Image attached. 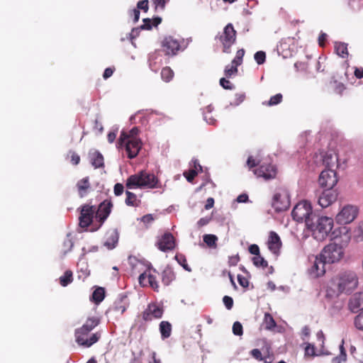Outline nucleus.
Wrapping results in <instances>:
<instances>
[{
	"instance_id": "nucleus-1",
	"label": "nucleus",
	"mask_w": 363,
	"mask_h": 363,
	"mask_svg": "<svg viewBox=\"0 0 363 363\" xmlns=\"http://www.w3.org/2000/svg\"><path fill=\"white\" fill-rule=\"evenodd\" d=\"M358 284L359 278L355 272H341L331 279L326 289V296L333 298L341 294H350L357 288Z\"/></svg>"
},
{
	"instance_id": "nucleus-2",
	"label": "nucleus",
	"mask_w": 363,
	"mask_h": 363,
	"mask_svg": "<svg viewBox=\"0 0 363 363\" xmlns=\"http://www.w3.org/2000/svg\"><path fill=\"white\" fill-rule=\"evenodd\" d=\"M125 186L128 189H156L161 186L158 178L154 174L143 170L130 175L126 180Z\"/></svg>"
},
{
	"instance_id": "nucleus-3",
	"label": "nucleus",
	"mask_w": 363,
	"mask_h": 363,
	"mask_svg": "<svg viewBox=\"0 0 363 363\" xmlns=\"http://www.w3.org/2000/svg\"><path fill=\"white\" fill-rule=\"evenodd\" d=\"M333 228V220L327 216L318 218L315 223H308L307 229L311 231L313 237L318 241H323L330 235Z\"/></svg>"
},
{
	"instance_id": "nucleus-4",
	"label": "nucleus",
	"mask_w": 363,
	"mask_h": 363,
	"mask_svg": "<svg viewBox=\"0 0 363 363\" xmlns=\"http://www.w3.org/2000/svg\"><path fill=\"white\" fill-rule=\"evenodd\" d=\"M143 143L140 139H128L125 135V131L121 133L120 137L117 142V147L118 149L125 148L128 158H135L142 148Z\"/></svg>"
},
{
	"instance_id": "nucleus-5",
	"label": "nucleus",
	"mask_w": 363,
	"mask_h": 363,
	"mask_svg": "<svg viewBox=\"0 0 363 363\" xmlns=\"http://www.w3.org/2000/svg\"><path fill=\"white\" fill-rule=\"evenodd\" d=\"M312 206L307 201H302L298 203L292 210L291 216L294 220L298 223L305 222L306 226L312 221Z\"/></svg>"
},
{
	"instance_id": "nucleus-6",
	"label": "nucleus",
	"mask_w": 363,
	"mask_h": 363,
	"mask_svg": "<svg viewBox=\"0 0 363 363\" xmlns=\"http://www.w3.org/2000/svg\"><path fill=\"white\" fill-rule=\"evenodd\" d=\"M236 33L233 24L229 23L224 27L223 32L216 36V39H218L223 45V52L230 53L231 52V46L236 41Z\"/></svg>"
},
{
	"instance_id": "nucleus-7",
	"label": "nucleus",
	"mask_w": 363,
	"mask_h": 363,
	"mask_svg": "<svg viewBox=\"0 0 363 363\" xmlns=\"http://www.w3.org/2000/svg\"><path fill=\"white\" fill-rule=\"evenodd\" d=\"M291 204L290 196L287 189H277L272 198V207L277 212L286 211Z\"/></svg>"
},
{
	"instance_id": "nucleus-8",
	"label": "nucleus",
	"mask_w": 363,
	"mask_h": 363,
	"mask_svg": "<svg viewBox=\"0 0 363 363\" xmlns=\"http://www.w3.org/2000/svg\"><path fill=\"white\" fill-rule=\"evenodd\" d=\"M321 257L328 263L339 262L344 255L342 247L336 243H330L325 246L320 253Z\"/></svg>"
},
{
	"instance_id": "nucleus-9",
	"label": "nucleus",
	"mask_w": 363,
	"mask_h": 363,
	"mask_svg": "<svg viewBox=\"0 0 363 363\" xmlns=\"http://www.w3.org/2000/svg\"><path fill=\"white\" fill-rule=\"evenodd\" d=\"M359 208L354 205L347 204L343 206L335 217L336 222L341 225L352 223L358 216Z\"/></svg>"
},
{
	"instance_id": "nucleus-10",
	"label": "nucleus",
	"mask_w": 363,
	"mask_h": 363,
	"mask_svg": "<svg viewBox=\"0 0 363 363\" xmlns=\"http://www.w3.org/2000/svg\"><path fill=\"white\" fill-rule=\"evenodd\" d=\"M89 333L90 332L82 330L81 328L76 329L74 335L77 344L84 347H89L99 341L101 337L99 333L91 334H89Z\"/></svg>"
},
{
	"instance_id": "nucleus-11",
	"label": "nucleus",
	"mask_w": 363,
	"mask_h": 363,
	"mask_svg": "<svg viewBox=\"0 0 363 363\" xmlns=\"http://www.w3.org/2000/svg\"><path fill=\"white\" fill-rule=\"evenodd\" d=\"M130 263L132 265V269L134 272L140 273L138 277L139 284L140 286L145 287L148 286L147 282V271L150 270V267H145L142 262L138 260L136 258L130 257Z\"/></svg>"
},
{
	"instance_id": "nucleus-12",
	"label": "nucleus",
	"mask_w": 363,
	"mask_h": 363,
	"mask_svg": "<svg viewBox=\"0 0 363 363\" xmlns=\"http://www.w3.org/2000/svg\"><path fill=\"white\" fill-rule=\"evenodd\" d=\"M318 182L323 188L332 189L337 182L336 172L329 168L323 170L319 176Z\"/></svg>"
},
{
	"instance_id": "nucleus-13",
	"label": "nucleus",
	"mask_w": 363,
	"mask_h": 363,
	"mask_svg": "<svg viewBox=\"0 0 363 363\" xmlns=\"http://www.w3.org/2000/svg\"><path fill=\"white\" fill-rule=\"evenodd\" d=\"M163 308L156 303H150L143 311L142 317L145 321H151L162 317Z\"/></svg>"
},
{
	"instance_id": "nucleus-14",
	"label": "nucleus",
	"mask_w": 363,
	"mask_h": 363,
	"mask_svg": "<svg viewBox=\"0 0 363 363\" xmlns=\"http://www.w3.org/2000/svg\"><path fill=\"white\" fill-rule=\"evenodd\" d=\"M96 208L94 206L84 205L82 207L79 216V225L82 228L88 227L92 222Z\"/></svg>"
},
{
	"instance_id": "nucleus-15",
	"label": "nucleus",
	"mask_w": 363,
	"mask_h": 363,
	"mask_svg": "<svg viewBox=\"0 0 363 363\" xmlns=\"http://www.w3.org/2000/svg\"><path fill=\"white\" fill-rule=\"evenodd\" d=\"M162 46L166 55H174L180 48V43L172 36H167L162 40Z\"/></svg>"
},
{
	"instance_id": "nucleus-16",
	"label": "nucleus",
	"mask_w": 363,
	"mask_h": 363,
	"mask_svg": "<svg viewBox=\"0 0 363 363\" xmlns=\"http://www.w3.org/2000/svg\"><path fill=\"white\" fill-rule=\"evenodd\" d=\"M328 263L324 260L321 255L320 257H315L314 262L311 267L308 269L310 276L313 278H318L324 275L325 273V265Z\"/></svg>"
},
{
	"instance_id": "nucleus-17",
	"label": "nucleus",
	"mask_w": 363,
	"mask_h": 363,
	"mask_svg": "<svg viewBox=\"0 0 363 363\" xmlns=\"http://www.w3.org/2000/svg\"><path fill=\"white\" fill-rule=\"evenodd\" d=\"M337 196V195L335 191L327 189L319 196L318 203L322 208H327L336 201Z\"/></svg>"
},
{
	"instance_id": "nucleus-18",
	"label": "nucleus",
	"mask_w": 363,
	"mask_h": 363,
	"mask_svg": "<svg viewBox=\"0 0 363 363\" xmlns=\"http://www.w3.org/2000/svg\"><path fill=\"white\" fill-rule=\"evenodd\" d=\"M157 245L162 252L172 250L175 247L174 238L172 233H166L158 240Z\"/></svg>"
},
{
	"instance_id": "nucleus-19",
	"label": "nucleus",
	"mask_w": 363,
	"mask_h": 363,
	"mask_svg": "<svg viewBox=\"0 0 363 363\" xmlns=\"http://www.w3.org/2000/svg\"><path fill=\"white\" fill-rule=\"evenodd\" d=\"M113 204L111 201L105 200L99 206L96 211V217L101 222V225L109 216Z\"/></svg>"
},
{
	"instance_id": "nucleus-20",
	"label": "nucleus",
	"mask_w": 363,
	"mask_h": 363,
	"mask_svg": "<svg viewBox=\"0 0 363 363\" xmlns=\"http://www.w3.org/2000/svg\"><path fill=\"white\" fill-rule=\"evenodd\" d=\"M255 174L258 177H262L264 179H270L275 177L277 174L276 168L271 164L264 165L262 164L258 169L254 171Z\"/></svg>"
},
{
	"instance_id": "nucleus-21",
	"label": "nucleus",
	"mask_w": 363,
	"mask_h": 363,
	"mask_svg": "<svg viewBox=\"0 0 363 363\" xmlns=\"http://www.w3.org/2000/svg\"><path fill=\"white\" fill-rule=\"evenodd\" d=\"M118 233L116 229H111L106 232L104 237V245L108 250H113L118 242Z\"/></svg>"
},
{
	"instance_id": "nucleus-22",
	"label": "nucleus",
	"mask_w": 363,
	"mask_h": 363,
	"mask_svg": "<svg viewBox=\"0 0 363 363\" xmlns=\"http://www.w3.org/2000/svg\"><path fill=\"white\" fill-rule=\"evenodd\" d=\"M349 307L350 310L357 313L363 311V292L355 294L350 300Z\"/></svg>"
},
{
	"instance_id": "nucleus-23",
	"label": "nucleus",
	"mask_w": 363,
	"mask_h": 363,
	"mask_svg": "<svg viewBox=\"0 0 363 363\" xmlns=\"http://www.w3.org/2000/svg\"><path fill=\"white\" fill-rule=\"evenodd\" d=\"M269 250L274 254H277L279 250L281 242L279 236L274 231L270 232L267 242Z\"/></svg>"
},
{
	"instance_id": "nucleus-24",
	"label": "nucleus",
	"mask_w": 363,
	"mask_h": 363,
	"mask_svg": "<svg viewBox=\"0 0 363 363\" xmlns=\"http://www.w3.org/2000/svg\"><path fill=\"white\" fill-rule=\"evenodd\" d=\"M323 164L326 168L332 169L337 162V156L335 152H328L320 155Z\"/></svg>"
},
{
	"instance_id": "nucleus-25",
	"label": "nucleus",
	"mask_w": 363,
	"mask_h": 363,
	"mask_svg": "<svg viewBox=\"0 0 363 363\" xmlns=\"http://www.w3.org/2000/svg\"><path fill=\"white\" fill-rule=\"evenodd\" d=\"M89 158L91 164L94 168H100L104 167V157L102 154L97 150L90 151L89 153Z\"/></svg>"
},
{
	"instance_id": "nucleus-26",
	"label": "nucleus",
	"mask_w": 363,
	"mask_h": 363,
	"mask_svg": "<svg viewBox=\"0 0 363 363\" xmlns=\"http://www.w3.org/2000/svg\"><path fill=\"white\" fill-rule=\"evenodd\" d=\"M77 187L79 196L81 198L86 196L87 195L88 190L91 188L89 177H86L79 180L77 183Z\"/></svg>"
},
{
	"instance_id": "nucleus-27",
	"label": "nucleus",
	"mask_w": 363,
	"mask_h": 363,
	"mask_svg": "<svg viewBox=\"0 0 363 363\" xmlns=\"http://www.w3.org/2000/svg\"><path fill=\"white\" fill-rule=\"evenodd\" d=\"M175 274L169 266H167L162 273V283L168 286L175 279Z\"/></svg>"
},
{
	"instance_id": "nucleus-28",
	"label": "nucleus",
	"mask_w": 363,
	"mask_h": 363,
	"mask_svg": "<svg viewBox=\"0 0 363 363\" xmlns=\"http://www.w3.org/2000/svg\"><path fill=\"white\" fill-rule=\"evenodd\" d=\"M100 323V319L97 317L89 318L81 328L87 332H91Z\"/></svg>"
},
{
	"instance_id": "nucleus-29",
	"label": "nucleus",
	"mask_w": 363,
	"mask_h": 363,
	"mask_svg": "<svg viewBox=\"0 0 363 363\" xmlns=\"http://www.w3.org/2000/svg\"><path fill=\"white\" fill-rule=\"evenodd\" d=\"M160 332L162 338L167 339L170 337L172 333V325L168 321H162L160 323Z\"/></svg>"
},
{
	"instance_id": "nucleus-30",
	"label": "nucleus",
	"mask_w": 363,
	"mask_h": 363,
	"mask_svg": "<svg viewBox=\"0 0 363 363\" xmlns=\"http://www.w3.org/2000/svg\"><path fill=\"white\" fill-rule=\"evenodd\" d=\"M335 51L337 55L342 58H345L348 56L347 44L341 42L335 43Z\"/></svg>"
},
{
	"instance_id": "nucleus-31",
	"label": "nucleus",
	"mask_w": 363,
	"mask_h": 363,
	"mask_svg": "<svg viewBox=\"0 0 363 363\" xmlns=\"http://www.w3.org/2000/svg\"><path fill=\"white\" fill-rule=\"evenodd\" d=\"M104 297L105 291L102 287L96 288L92 294V300L96 304L101 303L104 300Z\"/></svg>"
},
{
	"instance_id": "nucleus-32",
	"label": "nucleus",
	"mask_w": 363,
	"mask_h": 363,
	"mask_svg": "<svg viewBox=\"0 0 363 363\" xmlns=\"http://www.w3.org/2000/svg\"><path fill=\"white\" fill-rule=\"evenodd\" d=\"M203 242L210 247H217L218 237L213 234H206L203 237Z\"/></svg>"
},
{
	"instance_id": "nucleus-33",
	"label": "nucleus",
	"mask_w": 363,
	"mask_h": 363,
	"mask_svg": "<svg viewBox=\"0 0 363 363\" xmlns=\"http://www.w3.org/2000/svg\"><path fill=\"white\" fill-rule=\"evenodd\" d=\"M264 322L267 330L274 329L277 324L272 315L268 313L264 314Z\"/></svg>"
},
{
	"instance_id": "nucleus-34",
	"label": "nucleus",
	"mask_w": 363,
	"mask_h": 363,
	"mask_svg": "<svg viewBox=\"0 0 363 363\" xmlns=\"http://www.w3.org/2000/svg\"><path fill=\"white\" fill-rule=\"evenodd\" d=\"M72 281V272L67 270L60 277V283L62 286H66Z\"/></svg>"
},
{
	"instance_id": "nucleus-35",
	"label": "nucleus",
	"mask_w": 363,
	"mask_h": 363,
	"mask_svg": "<svg viewBox=\"0 0 363 363\" xmlns=\"http://www.w3.org/2000/svg\"><path fill=\"white\" fill-rule=\"evenodd\" d=\"M347 354L344 347V340H342L340 345V354L333 359V363H341L342 362H345Z\"/></svg>"
},
{
	"instance_id": "nucleus-36",
	"label": "nucleus",
	"mask_w": 363,
	"mask_h": 363,
	"mask_svg": "<svg viewBox=\"0 0 363 363\" xmlns=\"http://www.w3.org/2000/svg\"><path fill=\"white\" fill-rule=\"evenodd\" d=\"M173 71L168 67H164L161 71V77L166 82L171 81L173 78Z\"/></svg>"
},
{
	"instance_id": "nucleus-37",
	"label": "nucleus",
	"mask_w": 363,
	"mask_h": 363,
	"mask_svg": "<svg viewBox=\"0 0 363 363\" xmlns=\"http://www.w3.org/2000/svg\"><path fill=\"white\" fill-rule=\"evenodd\" d=\"M126 199L125 203L127 206H136L137 196L136 195L129 191H125Z\"/></svg>"
},
{
	"instance_id": "nucleus-38",
	"label": "nucleus",
	"mask_w": 363,
	"mask_h": 363,
	"mask_svg": "<svg viewBox=\"0 0 363 363\" xmlns=\"http://www.w3.org/2000/svg\"><path fill=\"white\" fill-rule=\"evenodd\" d=\"M252 260L254 265H255L257 267L265 268L268 266L267 261L265 260L264 257L260 256V255L258 256H255L254 257H252Z\"/></svg>"
},
{
	"instance_id": "nucleus-39",
	"label": "nucleus",
	"mask_w": 363,
	"mask_h": 363,
	"mask_svg": "<svg viewBox=\"0 0 363 363\" xmlns=\"http://www.w3.org/2000/svg\"><path fill=\"white\" fill-rule=\"evenodd\" d=\"M175 259L187 272H191V269L186 263V259L184 255L179 254L175 255Z\"/></svg>"
},
{
	"instance_id": "nucleus-40",
	"label": "nucleus",
	"mask_w": 363,
	"mask_h": 363,
	"mask_svg": "<svg viewBox=\"0 0 363 363\" xmlns=\"http://www.w3.org/2000/svg\"><path fill=\"white\" fill-rule=\"evenodd\" d=\"M74 243L71 238H69V235H67V238L63 242V254L66 255L67 252H70L73 247Z\"/></svg>"
},
{
	"instance_id": "nucleus-41",
	"label": "nucleus",
	"mask_w": 363,
	"mask_h": 363,
	"mask_svg": "<svg viewBox=\"0 0 363 363\" xmlns=\"http://www.w3.org/2000/svg\"><path fill=\"white\" fill-rule=\"evenodd\" d=\"M244 55H245L244 49L238 50L236 52V56L233 60L231 64L236 65V66L240 65L242 64Z\"/></svg>"
},
{
	"instance_id": "nucleus-42",
	"label": "nucleus",
	"mask_w": 363,
	"mask_h": 363,
	"mask_svg": "<svg viewBox=\"0 0 363 363\" xmlns=\"http://www.w3.org/2000/svg\"><path fill=\"white\" fill-rule=\"evenodd\" d=\"M238 72V66L232 64L231 65H227L225 67L224 73L227 77H230L232 75Z\"/></svg>"
},
{
	"instance_id": "nucleus-43",
	"label": "nucleus",
	"mask_w": 363,
	"mask_h": 363,
	"mask_svg": "<svg viewBox=\"0 0 363 363\" xmlns=\"http://www.w3.org/2000/svg\"><path fill=\"white\" fill-rule=\"evenodd\" d=\"M148 286L153 289L155 291H158L159 285L156 277L151 274L148 273L147 276Z\"/></svg>"
},
{
	"instance_id": "nucleus-44",
	"label": "nucleus",
	"mask_w": 363,
	"mask_h": 363,
	"mask_svg": "<svg viewBox=\"0 0 363 363\" xmlns=\"http://www.w3.org/2000/svg\"><path fill=\"white\" fill-rule=\"evenodd\" d=\"M282 101V94H277L276 95L272 96L270 99L266 103L268 106H275L280 104Z\"/></svg>"
},
{
	"instance_id": "nucleus-45",
	"label": "nucleus",
	"mask_w": 363,
	"mask_h": 363,
	"mask_svg": "<svg viewBox=\"0 0 363 363\" xmlns=\"http://www.w3.org/2000/svg\"><path fill=\"white\" fill-rule=\"evenodd\" d=\"M254 58L258 65H262L266 60V53L264 51H257L255 52Z\"/></svg>"
},
{
	"instance_id": "nucleus-46",
	"label": "nucleus",
	"mask_w": 363,
	"mask_h": 363,
	"mask_svg": "<svg viewBox=\"0 0 363 363\" xmlns=\"http://www.w3.org/2000/svg\"><path fill=\"white\" fill-rule=\"evenodd\" d=\"M354 237L357 242L363 241V221L359 224L355 230Z\"/></svg>"
},
{
	"instance_id": "nucleus-47",
	"label": "nucleus",
	"mask_w": 363,
	"mask_h": 363,
	"mask_svg": "<svg viewBox=\"0 0 363 363\" xmlns=\"http://www.w3.org/2000/svg\"><path fill=\"white\" fill-rule=\"evenodd\" d=\"M139 132L138 128L134 127L128 132L125 131V135H126L128 139H140L138 138Z\"/></svg>"
},
{
	"instance_id": "nucleus-48",
	"label": "nucleus",
	"mask_w": 363,
	"mask_h": 363,
	"mask_svg": "<svg viewBox=\"0 0 363 363\" xmlns=\"http://www.w3.org/2000/svg\"><path fill=\"white\" fill-rule=\"evenodd\" d=\"M233 333L237 336H241L243 334L242 325L240 322L236 321L233 323Z\"/></svg>"
},
{
	"instance_id": "nucleus-49",
	"label": "nucleus",
	"mask_w": 363,
	"mask_h": 363,
	"mask_svg": "<svg viewBox=\"0 0 363 363\" xmlns=\"http://www.w3.org/2000/svg\"><path fill=\"white\" fill-rule=\"evenodd\" d=\"M354 325L359 330H363V311L354 319Z\"/></svg>"
},
{
	"instance_id": "nucleus-50",
	"label": "nucleus",
	"mask_w": 363,
	"mask_h": 363,
	"mask_svg": "<svg viewBox=\"0 0 363 363\" xmlns=\"http://www.w3.org/2000/svg\"><path fill=\"white\" fill-rule=\"evenodd\" d=\"M220 85L225 89L231 90L234 88V86L232 84V83L225 78H221L220 79Z\"/></svg>"
},
{
	"instance_id": "nucleus-51",
	"label": "nucleus",
	"mask_w": 363,
	"mask_h": 363,
	"mask_svg": "<svg viewBox=\"0 0 363 363\" xmlns=\"http://www.w3.org/2000/svg\"><path fill=\"white\" fill-rule=\"evenodd\" d=\"M197 174L198 172L196 169H191L188 172H185L184 176L189 182H191Z\"/></svg>"
},
{
	"instance_id": "nucleus-52",
	"label": "nucleus",
	"mask_w": 363,
	"mask_h": 363,
	"mask_svg": "<svg viewBox=\"0 0 363 363\" xmlns=\"http://www.w3.org/2000/svg\"><path fill=\"white\" fill-rule=\"evenodd\" d=\"M148 0H142L138 2L137 4V9L143 10L144 12H147L148 11Z\"/></svg>"
},
{
	"instance_id": "nucleus-53",
	"label": "nucleus",
	"mask_w": 363,
	"mask_h": 363,
	"mask_svg": "<svg viewBox=\"0 0 363 363\" xmlns=\"http://www.w3.org/2000/svg\"><path fill=\"white\" fill-rule=\"evenodd\" d=\"M223 302L228 310H230L233 306V299L230 296H225Z\"/></svg>"
},
{
	"instance_id": "nucleus-54",
	"label": "nucleus",
	"mask_w": 363,
	"mask_h": 363,
	"mask_svg": "<svg viewBox=\"0 0 363 363\" xmlns=\"http://www.w3.org/2000/svg\"><path fill=\"white\" fill-rule=\"evenodd\" d=\"M305 354L307 356H316L313 345L308 344L305 348Z\"/></svg>"
},
{
	"instance_id": "nucleus-55",
	"label": "nucleus",
	"mask_w": 363,
	"mask_h": 363,
	"mask_svg": "<svg viewBox=\"0 0 363 363\" xmlns=\"http://www.w3.org/2000/svg\"><path fill=\"white\" fill-rule=\"evenodd\" d=\"M124 190V186L122 184L117 183L113 188L114 194L117 196H121Z\"/></svg>"
},
{
	"instance_id": "nucleus-56",
	"label": "nucleus",
	"mask_w": 363,
	"mask_h": 363,
	"mask_svg": "<svg viewBox=\"0 0 363 363\" xmlns=\"http://www.w3.org/2000/svg\"><path fill=\"white\" fill-rule=\"evenodd\" d=\"M152 20L150 18H144L143 24L140 26V28L143 30H150L152 28Z\"/></svg>"
},
{
	"instance_id": "nucleus-57",
	"label": "nucleus",
	"mask_w": 363,
	"mask_h": 363,
	"mask_svg": "<svg viewBox=\"0 0 363 363\" xmlns=\"http://www.w3.org/2000/svg\"><path fill=\"white\" fill-rule=\"evenodd\" d=\"M238 281L240 285L244 288H247L249 286V281L247 279L240 274L238 275Z\"/></svg>"
},
{
	"instance_id": "nucleus-58",
	"label": "nucleus",
	"mask_w": 363,
	"mask_h": 363,
	"mask_svg": "<svg viewBox=\"0 0 363 363\" xmlns=\"http://www.w3.org/2000/svg\"><path fill=\"white\" fill-rule=\"evenodd\" d=\"M250 353L255 359H256L259 361H262L263 359L262 352L259 349H253L250 352Z\"/></svg>"
},
{
	"instance_id": "nucleus-59",
	"label": "nucleus",
	"mask_w": 363,
	"mask_h": 363,
	"mask_svg": "<svg viewBox=\"0 0 363 363\" xmlns=\"http://www.w3.org/2000/svg\"><path fill=\"white\" fill-rule=\"evenodd\" d=\"M249 252L255 256L259 255V248L257 245L252 244L249 247Z\"/></svg>"
},
{
	"instance_id": "nucleus-60",
	"label": "nucleus",
	"mask_w": 363,
	"mask_h": 363,
	"mask_svg": "<svg viewBox=\"0 0 363 363\" xmlns=\"http://www.w3.org/2000/svg\"><path fill=\"white\" fill-rule=\"evenodd\" d=\"M245 99V94H235V102L234 103V105L238 106L240 104H241Z\"/></svg>"
},
{
	"instance_id": "nucleus-61",
	"label": "nucleus",
	"mask_w": 363,
	"mask_h": 363,
	"mask_svg": "<svg viewBox=\"0 0 363 363\" xmlns=\"http://www.w3.org/2000/svg\"><path fill=\"white\" fill-rule=\"evenodd\" d=\"M130 16H133V21L136 23L140 18V11L137 9H134L130 11Z\"/></svg>"
},
{
	"instance_id": "nucleus-62",
	"label": "nucleus",
	"mask_w": 363,
	"mask_h": 363,
	"mask_svg": "<svg viewBox=\"0 0 363 363\" xmlns=\"http://www.w3.org/2000/svg\"><path fill=\"white\" fill-rule=\"evenodd\" d=\"M240 261V257L238 255L231 256L229 257L228 264L230 266H235Z\"/></svg>"
},
{
	"instance_id": "nucleus-63",
	"label": "nucleus",
	"mask_w": 363,
	"mask_h": 363,
	"mask_svg": "<svg viewBox=\"0 0 363 363\" xmlns=\"http://www.w3.org/2000/svg\"><path fill=\"white\" fill-rule=\"evenodd\" d=\"M153 4L155 6V8H160L161 9H164L165 7L166 1L165 0H152Z\"/></svg>"
},
{
	"instance_id": "nucleus-64",
	"label": "nucleus",
	"mask_w": 363,
	"mask_h": 363,
	"mask_svg": "<svg viewBox=\"0 0 363 363\" xmlns=\"http://www.w3.org/2000/svg\"><path fill=\"white\" fill-rule=\"evenodd\" d=\"M80 157L75 152H72L71 162L73 164L77 165L79 163Z\"/></svg>"
}]
</instances>
